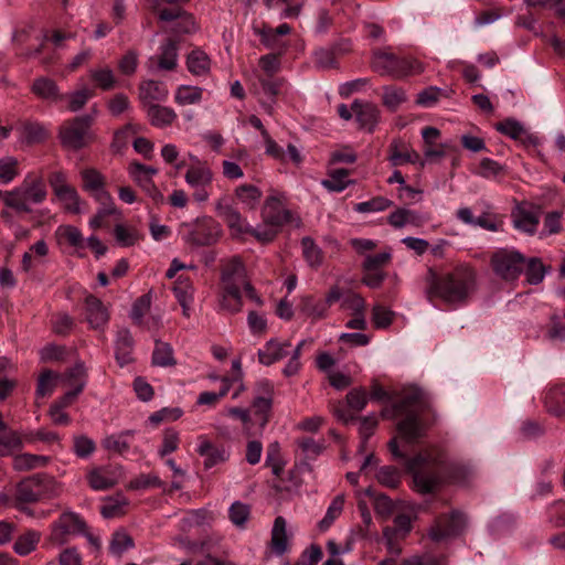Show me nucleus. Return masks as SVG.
Masks as SVG:
<instances>
[{"label": "nucleus", "mask_w": 565, "mask_h": 565, "mask_svg": "<svg viewBox=\"0 0 565 565\" xmlns=\"http://www.w3.org/2000/svg\"><path fill=\"white\" fill-rule=\"evenodd\" d=\"M128 173L142 190H146L153 182L152 178L158 173V169L134 161L128 167Z\"/></svg>", "instance_id": "obj_34"}, {"label": "nucleus", "mask_w": 565, "mask_h": 565, "mask_svg": "<svg viewBox=\"0 0 565 565\" xmlns=\"http://www.w3.org/2000/svg\"><path fill=\"white\" fill-rule=\"evenodd\" d=\"M56 235L64 238L73 247H83L84 238L82 232L73 225H62L56 230Z\"/></svg>", "instance_id": "obj_64"}, {"label": "nucleus", "mask_w": 565, "mask_h": 565, "mask_svg": "<svg viewBox=\"0 0 565 565\" xmlns=\"http://www.w3.org/2000/svg\"><path fill=\"white\" fill-rule=\"evenodd\" d=\"M134 338L131 332L122 328L118 330L115 341V358L120 366L127 365L134 361Z\"/></svg>", "instance_id": "obj_24"}, {"label": "nucleus", "mask_w": 565, "mask_h": 565, "mask_svg": "<svg viewBox=\"0 0 565 565\" xmlns=\"http://www.w3.org/2000/svg\"><path fill=\"white\" fill-rule=\"evenodd\" d=\"M198 452L200 456L205 457V469H210L227 459L225 449L214 446L204 435L199 436Z\"/></svg>", "instance_id": "obj_25"}, {"label": "nucleus", "mask_w": 565, "mask_h": 565, "mask_svg": "<svg viewBox=\"0 0 565 565\" xmlns=\"http://www.w3.org/2000/svg\"><path fill=\"white\" fill-rule=\"evenodd\" d=\"M167 97L168 89L160 82L150 79L142 82L139 86V99L143 108L154 105V102L166 100Z\"/></svg>", "instance_id": "obj_26"}, {"label": "nucleus", "mask_w": 565, "mask_h": 565, "mask_svg": "<svg viewBox=\"0 0 565 565\" xmlns=\"http://www.w3.org/2000/svg\"><path fill=\"white\" fill-rule=\"evenodd\" d=\"M546 411L554 416L565 415V385L555 386L544 397Z\"/></svg>", "instance_id": "obj_33"}, {"label": "nucleus", "mask_w": 565, "mask_h": 565, "mask_svg": "<svg viewBox=\"0 0 565 565\" xmlns=\"http://www.w3.org/2000/svg\"><path fill=\"white\" fill-rule=\"evenodd\" d=\"M93 117L83 115L65 121L60 129L61 145L72 151L87 147L92 140Z\"/></svg>", "instance_id": "obj_7"}, {"label": "nucleus", "mask_w": 565, "mask_h": 565, "mask_svg": "<svg viewBox=\"0 0 565 565\" xmlns=\"http://www.w3.org/2000/svg\"><path fill=\"white\" fill-rule=\"evenodd\" d=\"M178 64V45L172 39L167 40L161 47L158 57V66L164 71H172Z\"/></svg>", "instance_id": "obj_39"}, {"label": "nucleus", "mask_w": 565, "mask_h": 565, "mask_svg": "<svg viewBox=\"0 0 565 565\" xmlns=\"http://www.w3.org/2000/svg\"><path fill=\"white\" fill-rule=\"evenodd\" d=\"M343 507H344V495L339 494V495L334 497V499L328 507L324 518L319 522V529L321 531L328 530L331 526V524L334 522V520L340 516V514L343 511Z\"/></svg>", "instance_id": "obj_54"}, {"label": "nucleus", "mask_w": 565, "mask_h": 565, "mask_svg": "<svg viewBox=\"0 0 565 565\" xmlns=\"http://www.w3.org/2000/svg\"><path fill=\"white\" fill-rule=\"evenodd\" d=\"M51 462V458L34 454H20L13 457L12 467L15 471H29L36 468H44Z\"/></svg>", "instance_id": "obj_30"}, {"label": "nucleus", "mask_w": 565, "mask_h": 565, "mask_svg": "<svg viewBox=\"0 0 565 565\" xmlns=\"http://www.w3.org/2000/svg\"><path fill=\"white\" fill-rule=\"evenodd\" d=\"M173 292L178 302L193 301L194 287L190 279L182 275L177 279Z\"/></svg>", "instance_id": "obj_63"}, {"label": "nucleus", "mask_w": 565, "mask_h": 565, "mask_svg": "<svg viewBox=\"0 0 565 565\" xmlns=\"http://www.w3.org/2000/svg\"><path fill=\"white\" fill-rule=\"evenodd\" d=\"M81 178L83 181V190L88 192L93 198H95V194H99L100 192H108L105 189L106 182L104 175L95 168L84 169L81 172Z\"/></svg>", "instance_id": "obj_32"}, {"label": "nucleus", "mask_w": 565, "mask_h": 565, "mask_svg": "<svg viewBox=\"0 0 565 565\" xmlns=\"http://www.w3.org/2000/svg\"><path fill=\"white\" fill-rule=\"evenodd\" d=\"M398 438L405 444H416L425 436L426 426L420 419L418 413H409L397 423Z\"/></svg>", "instance_id": "obj_14"}, {"label": "nucleus", "mask_w": 565, "mask_h": 565, "mask_svg": "<svg viewBox=\"0 0 565 565\" xmlns=\"http://www.w3.org/2000/svg\"><path fill=\"white\" fill-rule=\"evenodd\" d=\"M392 259L391 250H385L375 255H366L363 263V270H382L383 267L390 264Z\"/></svg>", "instance_id": "obj_62"}, {"label": "nucleus", "mask_w": 565, "mask_h": 565, "mask_svg": "<svg viewBox=\"0 0 565 565\" xmlns=\"http://www.w3.org/2000/svg\"><path fill=\"white\" fill-rule=\"evenodd\" d=\"M246 269L238 258L231 259L224 265L221 275L220 306L230 313L242 310L241 290L248 282Z\"/></svg>", "instance_id": "obj_3"}, {"label": "nucleus", "mask_w": 565, "mask_h": 565, "mask_svg": "<svg viewBox=\"0 0 565 565\" xmlns=\"http://www.w3.org/2000/svg\"><path fill=\"white\" fill-rule=\"evenodd\" d=\"M215 211L227 226L236 233H245L249 231V226L245 223L239 211L228 201V199H220L216 202Z\"/></svg>", "instance_id": "obj_18"}, {"label": "nucleus", "mask_w": 565, "mask_h": 565, "mask_svg": "<svg viewBox=\"0 0 565 565\" xmlns=\"http://www.w3.org/2000/svg\"><path fill=\"white\" fill-rule=\"evenodd\" d=\"M388 449L395 458L406 460V469L413 476L414 489L422 494L435 492L447 481L466 484L475 476L469 465L447 461L443 455L425 452L406 458V455L399 450L397 437L390 440Z\"/></svg>", "instance_id": "obj_1"}, {"label": "nucleus", "mask_w": 565, "mask_h": 565, "mask_svg": "<svg viewBox=\"0 0 565 565\" xmlns=\"http://www.w3.org/2000/svg\"><path fill=\"white\" fill-rule=\"evenodd\" d=\"M490 266L500 279L514 281L524 270L525 256L515 249L499 248L491 254Z\"/></svg>", "instance_id": "obj_8"}, {"label": "nucleus", "mask_w": 565, "mask_h": 565, "mask_svg": "<svg viewBox=\"0 0 565 565\" xmlns=\"http://www.w3.org/2000/svg\"><path fill=\"white\" fill-rule=\"evenodd\" d=\"M158 17L161 21L173 22L171 30L175 33H191L195 30L193 15L179 7L161 9Z\"/></svg>", "instance_id": "obj_15"}, {"label": "nucleus", "mask_w": 565, "mask_h": 565, "mask_svg": "<svg viewBox=\"0 0 565 565\" xmlns=\"http://www.w3.org/2000/svg\"><path fill=\"white\" fill-rule=\"evenodd\" d=\"M289 341L280 342L276 339H270L265 343L263 349L258 350V361L263 365L269 366L289 354Z\"/></svg>", "instance_id": "obj_20"}, {"label": "nucleus", "mask_w": 565, "mask_h": 565, "mask_svg": "<svg viewBox=\"0 0 565 565\" xmlns=\"http://www.w3.org/2000/svg\"><path fill=\"white\" fill-rule=\"evenodd\" d=\"M114 236L117 244L121 247L134 246L143 237L136 227L125 224L115 225Z\"/></svg>", "instance_id": "obj_42"}, {"label": "nucleus", "mask_w": 565, "mask_h": 565, "mask_svg": "<svg viewBox=\"0 0 565 565\" xmlns=\"http://www.w3.org/2000/svg\"><path fill=\"white\" fill-rule=\"evenodd\" d=\"M31 92L41 99L57 102L64 99L56 83L49 77H38L33 81Z\"/></svg>", "instance_id": "obj_28"}, {"label": "nucleus", "mask_w": 565, "mask_h": 565, "mask_svg": "<svg viewBox=\"0 0 565 565\" xmlns=\"http://www.w3.org/2000/svg\"><path fill=\"white\" fill-rule=\"evenodd\" d=\"M371 67L381 76L403 78L424 72L423 63L413 57L398 56L387 51L377 50L373 53Z\"/></svg>", "instance_id": "obj_5"}, {"label": "nucleus", "mask_w": 565, "mask_h": 565, "mask_svg": "<svg viewBox=\"0 0 565 565\" xmlns=\"http://www.w3.org/2000/svg\"><path fill=\"white\" fill-rule=\"evenodd\" d=\"M134 546L132 537L125 531H116L113 534L109 551L113 554L121 555L125 551Z\"/></svg>", "instance_id": "obj_60"}, {"label": "nucleus", "mask_w": 565, "mask_h": 565, "mask_svg": "<svg viewBox=\"0 0 565 565\" xmlns=\"http://www.w3.org/2000/svg\"><path fill=\"white\" fill-rule=\"evenodd\" d=\"M376 479L381 484L395 489L401 483V473L393 466H384L377 471Z\"/></svg>", "instance_id": "obj_61"}, {"label": "nucleus", "mask_w": 565, "mask_h": 565, "mask_svg": "<svg viewBox=\"0 0 565 565\" xmlns=\"http://www.w3.org/2000/svg\"><path fill=\"white\" fill-rule=\"evenodd\" d=\"M235 198L248 210H255L263 196L259 188L253 184H241L235 189Z\"/></svg>", "instance_id": "obj_36"}, {"label": "nucleus", "mask_w": 565, "mask_h": 565, "mask_svg": "<svg viewBox=\"0 0 565 565\" xmlns=\"http://www.w3.org/2000/svg\"><path fill=\"white\" fill-rule=\"evenodd\" d=\"M419 159L418 152L409 150L401 140H393L390 145V161L393 166L415 163Z\"/></svg>", "instance_id": "obj_35"}, {"label": "nucleus", "mask_w": 565, "mask_h": 565, "mask_svg": "<svg viewBox=\"0 0 565 565\" xmlns=\"http://www.w3.org/2000/svg\"><path fill=\"white\" fill-rule=\"evenodd\" d=\"M467 527L466 515L457 510L450 514L439 515L429 530V537L434 542H441L461 535Z\"/></svg>", "instance_id": "obj_10"}, {"label": "nucleus", "mask_w": 565, "mask_h": 565, "mask_svg": "<svg viewBox=\"0 0 565 565\" xmlns=\"http://www.w3.org/2000/svg\"><path fill=\"white\" fill-rule=\"evenodd\" d=\"M41 532L28 530L19 535L13 544V551L20 556H26L33 552L41 541Z\"/></svg>", "instance_id": "obj_37"}, {"label": "nucleus", "mask_w": 565, "mask_h": 565, "mask_svg": "<svg viewBox=\"0 0 565 565\" xmlns=\"http://www.w3.org/2000/svg\"><path fill=\"white\" fill-rule=\"evenodd\" d=\"M47 195L44 181L40 177L28 175L23 182L12 191L4 192L1 196L8 207L18 213H30V204H41Z\"/></svg>", "instance_id": "obj_4"}, {"label": "nucleus", "mask_w": 565, "mask_h": 565, "mask_svg": "<svg viewBox=\"0 0 565 565\" xmlns=\"http://www.w3.org/2000/svg\"><path fill=\"white\" fill-rule=\"evenodd\" d=\"M328 309L329 308L323 300H317L312 296L302 297L300 302L301 312L315 320L326 318Z\"/></svg>", "instance_id": "obj_43"}, {"label": "nucleus", "mask_w": 565, "mask_h": 565, "mask_svg": "<svg viewBox=\"0 0 565 565\" xmlns=\"http://www.w3.org/2000/svg\"><path fill=\"white\" fill-rule=\"evenodd\" d=\"M132 435H134V430H125V431L119 433L118 435L107 436L103 440V447L106 450L114 451L119 455H124L130 448L128 438L131 437Z\"/></svg>", "instance_id": "obj_45"}, {"label": "nucleus", "mask_w": 565, "mask_h": 565, "mask_svg": "<svg viewBox=\"0 0 565 565\" xmlns=\"http://www.w3.org/2000/svg\"><path fill=\"white\" fill-rule=\"evenodd\" d=\"M513 224L516 228L533 235L540 223V216L533 209L519 205L512 213Z\"/></svg>", "instance_id": "obj_27"}, {"label": "nucleus", "mask_w": 565, "mask_h": 565, "mask_svg": "<svg viewBox=\"0 0 565 565\" xmlns=\"http://www.w3.org/2000/svg\"><path fill=\"white\" fill-rule=\"evenodd\" d=\"M424 404V392L419 388H412L403 394L391 407L382 411V417L393 419L399 415L418 413Z\"/></svg>", "instance_id": "obj_12"}, {"label": "nucleus", "mask_w": 565, "mask_h": 565, "mask_svg": "<svg viewBox=\"0 0 565 565\" xmlns=\"http://www.w3.org/2000/svg\"><path fill=\"white\" fill-rule=\"evenodd\" d=\"M351 108L360 128L372 132L380 120L381 111L379 107L372 103H363L355 99Z\"/></svg>", "instance_id": "obj_19"}, {"label": "nucleus", "mask_w": 565, "mask_h": 565, "mask_svg": "<svg viewBox=\"0 0 565 565\" xmlns=\"http://www.w3.org/2000/svg\"><path fill=\"white\" fill-rule=\"evenodd\" d=\"M150 124L154 127L170 126L177 118L175 111L167 106L158 104L145 107Z\"/></svg>", "instance_id": "obj_29"}, {"label": "nucleus", "mask_w": 565, "mask_h": 565, "mask_svg": "<svg viewBox=\"0 0 565 565\" xmlns=\"http://www.w3.org/2000/svg\"><path fill=\"white\" fill-rule=\"evenodd\" d=\"M55 196L63 204V207L66 212L72 214H79L82 212V199L73 185L64 189L62 192H60V194H56Z\"/></svg>", "instance_id": "obj_46"}, {"label": "nucleus", "mask_w": 565, "mask_h": 565, "mask_svg": "<svg viewBox=\"0 0 565 565\" xmlns=\"http://www.w3.org/2000/svg\"><path fill=\"white\" fill-rule=\"evenodd\" d=\"M523 271L525 273L526 281L530 285H537L543 281L546 268L541 258L531 257L529 259L525 258V267Z\"/></svg>", "instance_id": "obj_47"}, {"label": "nucleus", "mask_w": 565, "mask_h": 565, "mask_svg": "<svg viewBox=\"0 0 565 565\" xmlns=\"http://www.w3.org/2000/svg\"><path fill=\"white\" fill-rule=\"evenodd\" d=\"M250 518V507L241 501H235L228 509V519L237 527L244 529Z\"/></svg>", "instance_id": "obj_50"}, {"label": "nucleus", "mask_w": 565, "mask_h": 565, "mask_svg": "<svg viewBox=\"0 0 565 565\" xmlns=\"http://www.w3.org/2000/svg\"><path fill=\"white\" fill-rule=\"evenodd\" d=\"M262 216L266 225L279 228L289 222L290 212L284 207L278 198L268 196L263 205Z\"/></svg>", "instance_id": "obj_17"}, {"label": "nucleus", "mask_w": 565, "mask_h": 565, "mask_svg": "<svg viewBox=\"0 0 565 565\" xmlns=\"http://www.w3.org/2000/svg\"><path fill=\"white\" fill-rule=\"evenodd\" d=\"M266 466L271 468L273 475L279 477L284 471L285 462L280 458V446L278 441L270 443L266 452Z\"/></svg>", "instance_id": "obj_56"}, {"label": "nucleus", "mask_w": 565, "mask_h": 565, "mask_svg": "<svg viewBox=\"0 0 565 565\" xmlns=\"http://www.w3.org/2000/svg\"><path fill=\"white\" fill-rule=\"evenodd\" d=\"M56 481L46 473L22 479L15 487L14 502L32 504L56 495Z\"/></svg>", "instance_id": "obj_6"}, {"label": "nucleus", "mask_w": 565, "mask_h": 565, "mask_svg": "<svg viewBox=\"0 0 565 565\" xmlns=\"http://www.w3.org/2000/svg\"><path fill=\"white\" fill-rule=\"evenodd\" d=\"M302 254L311 267H318L322 264V250L309 236L301 239Z\"/></svg>", "instance_id": "obj_52"}, {"label": "nucleus", "mask_w": 565, "mask_h": 565, "mask_svg": "<svg viewBox=\"0 0 565 565\" xmlns=\"http://www.w3.org/2000/svg\"><path fill=\"white\" fill-rule=\"evenodd\" d=\"M202 94L203 89L201 87L181 85L175 92L174 100L181 106L193 105L201 102Z\"/></svg>", "instance_id": "obj_49"}, {"label": "nucleus", "mask_w": 565, "mask_h": 565, "mask_svg": "<svg viewBox=\"0 0 565 565\" xmlns=\"http://www.w3.org/2000/svg\"><path fill=\"white\" fill-rule=\"evenodd\" d=\"M95 96V90L92 88H88L86 86H83L82 88L71 93L67 95L68 98V110L76 113L81 110L88 99Z\"/></svg>", "instance_id": "obj_57"}, {"label": "nucleus", "mask_w": 565, "mask_h": 565, "mask_svg": "<svg viewBox=\"0 0 565 565\" xmlns=\"http://www.w3.org/2000/svg\"><path fill=\"white\" fill-rule=\"evenodd\" d=\"M186 66L193 75L202 76L210 72L211 62L205 52L196 49L188 55Z\"/></svg>", "instance_id": "obj_41"}, {"label": "nucleus", "mask_w": 565, "mask_h": 565, "mask_svg": "<svg viewBox=\"0 0 565 565\" xmlns=\"http://www.w3.org/2000/svg\"><path fill=\"white\" fill-rule=\"evenodd\" d=\"M89 79L94 84L95 88H99L104 92L111 90L117 85V79L114 71L108 66H99L89 70Z\"/></svg>", "instance_id": "obj_31"}, {"label": "nucleus", "mask_w": 565, "mask_h": 565, "mask_svg": "<svg viewBox=\"0 0 565 565\" xmlns=\"http://www.w3.org/2000/svg\"><path fill=\"white\" fill-rule=\"evenodd\" d=\"M425 285V295L430 302L439 298L449 305L463 303L475 290L476 273L467 265L457 266L444 274L428 268Z\"/></svg>", "instance_id": "obj_2"}, {"label": "nucleus", "mask_w": 565, "mask_h": 565, "mask_svg": "<svg viewBox=\"0 0 565 565\" xmlns=\"http://www.w3.org/2000/svg\"><path fill=\"white\" fill-rule=\"evenodd\" d=\"M86 320L94 329L103 328L109 320V313L100 299L93 295L85 298Z\"/></svg>", "instance_id": "obj_22"}, {"label": "nucleus", "mask_w": 565, "mask_h": 565, "mask_svg": "<svg viewBox=\"0 0 565 565\" xmlns=\"http://www.w3.org/2000/svg\"><path fill=\"white\" fill-rule=\"evenodd\" d=\"M495 129L511 139L520 141L526 147H536L540 143L539 137L529 132L524 126L515 119L509 118L500 121L495 125Z\"/></svg>", "instance_id": "obj_16"}, {"label": "nucleus", "mask_w": 565, "mask_h": 565, "mask_svg": "<svg viewBox=\"0 0 565 565\" xmlns=\"http://www.w3.org/2000/svg\"><path fill=\"white\" fill-rule=\"evenodd\" d=\"M382 89V104L392 113L396 111L402 104L407 102L406 92L402 87L386 85Z\"/></svg>", "instance_id": "obj_38"}, {"label": "nucleus", "mask_w": 565, "mask_h": 565, "mask_svg": "<svg viewBox=\"0 0 565 565\" xmlns=\"http://www.w3.org/2000/svg\"><path fill=\"white\" fill-rule=\"evenodd\" d=\"M544 337L550 341H565V321L558 315H552L545 326Z\"/></svg>", "instance_id": "obj_55"}, {"label": "nucleus", "mask_w": 565, "mask_h": 565, "mask_svg": "<svg viewBox=\"0 0 565 565\" xmlns=\"http://www.w3.org/2000/svg\"><path fill=\"white\" fill-rule=\"evenodd\" d=\"M221 235V227L212 217L198 220L185 241L194 246H209L217 242Z\"/></svg>", "instance_id": "obj_11"}, {"label": "nucleus", "mask_w": 565, "mask_h": 565, "mask_svg": "<svg viewBox=\"0 0 565 565\" xmlns=\"http://www.w3.org/2000/svg\"><path fill=\"white\" fill-rule=\"evenodd\" d=\"M349 170L334 169L329 172V178L321 181V185L330 192H342L351 183L348 179Z\"/></svg>", "instance_id": "obj_44"}, {"label": "nucleus", "mask_w": 565, "mask_h": 565, "mask_svg": "<svg viewBox=\"0 0 565 565\" xmlns=\"http://www.w3.org/2000/svg\"><path fill=\"white\" fill-rule=\"evenodd\" d=\"M96 450L95 441L86 435L73 437V451L79 458H88Z\"/></svg>", "instance_id": "obj_59"}, {"label": "nucleus", "mask_w": 565, "mask_h": 565, "mask_svg": "<svg viewBox=\"0 0 565 565\" xmlns=\"http://www.w3.org/2000/svg\"><path fill=\"white\" fill-rule=\"evenodd\" d=\"M23 447L22 437L18 431H9L8 434L0 436V457H7L12 454L15 449Z\"/></svg>", "instance_id": "obj_58"}, {"label": "nucleus", "mask_w": 565, "mask_h": 565, "mask_svg": "<svg viewBox=\"0 0 565 565\" xmlns=\"http://www.w3.org/2000/svg\"><path fill=\"white\" fill-rule=\"evenodd\" d=\"M152 363L163 367L175 365L177 362L173 358V349L171 345L157 340L156 348L152 353Z\"/></svg>", "instance_id": "obj_48"}, {"label": "nucleus", "mask_w": 565, "mask_h": 565, "mask_svg": "<svg viewBox=\"0 0 565 565\" xmlns=\"http://www.w3.org/2000/svg\"><path fill=\"white\" fill-rule=\"evenodd\" d=\"M19 129L28 143H38L46 138V130L39 122L23 121Z\"/></svg>", "instance_id": "obj_51"}, {"label": "nucleus", "mask_w": 565, "mask_h": 565, "mask_svg": "<svg viewBox=\"0 0 565 565\" xmlns=\"http://www.w3.org/2000/svg\"><path fill=\"white\" fill-rule=\"evenodd\" d=\"M94 200L99 204L96 214L89 220V226L93 230L100 228L104 224V220L110 215L121 216L120 211L117 209L113 196L109 192H100L95 194Z\"/></svg>", "instance_id": "obj_21"}, {"label": "nucleus", "mask_w": 565, "mask_h": 565, "mask_svg": "<svg viewBox=\"0 0 565 565\" xmlns=\"http://www.w3.org/2000/svg\"><path fill=\"white\" fill-rule=\"evenodd\" d=\"M121 477L119 466H99L87 471L88 486L95 491H105L115 487Z\"/></svg>", "instance_id": "obj_13"}, {"label": "nucleus", "mask_w": 565, "mask_h": 565, "mask_svg": "<svg viewBox=\"0 0 565 565\" xmlns=\"http://www.w3.org/2000/svg\"><path fill=\"white\" fill-rule=\"evenodd\" d=\"M128 504L127 499L124 495H117L116 498H107L105 503L100 508V514L105 519H113L124 514V508Z\"/></svg>", "instance_id": "obj_53"}, {"label": "nucleus", "mask_w": 565, "mask_h": 565, "mask_svg": "<svg viewBox=\"0 0 565 565\" xmlns=\"http://www.w3.org/2000/svg\"><path fill=\"white\" fill-rule=\"evenodd\" d=\"M289 537L287 535V522L284 516H277L271 529L269 547L276 556H282L289 551Z\"/></svg>", "instance_id": "obj_23"}, {"label": "nucleus", "mask_w": 565, "mask_h": 565, "mask_svg": "<svg viewBox=\"0 0 565 565\" xmlns=\"http://www.w3.org/2000/svg\"><path fill=\"white\" fill-rule=\"evenodd\" d=\"M213 173L205 164L192 166L185 173V181L191 188L211 185Z\"/></svg>", "instance_id": "obj_40"}, {"label": "nucleus", "mask_w": 565, "mask_h": 565, "mask_svg": "<svg viewBox=\"0 0 565 565\" xmlns=\"http://www.w3.org/2000/svg\"><path fill=\"white\" fill-rule=\"evenodd\" d=\"M87 530L85 520L75 512H63L51 525L49 541L55 545L66 544L72 536L82 535Z\"/></svg>", "instance_id": "obj_9"}]
</instances>
